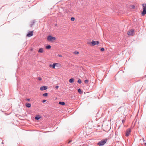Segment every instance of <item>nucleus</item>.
Here are the masks:
<instances>
[{
	"mask_svg": "<svg viewBox=\"0 0 146 146\" xmlns=\"http://www.w3.org/2000/svg\"><path fill=\"white\" fill-rule=\"evenodd\" d=\"M58 64L57 63H54L52 64H50L49 65V67H52L53 68H55V66H56V65Z\"/></svg>",
	"mask_w": 146,
	"mask_h": 146,
	"instance_id": "9",
	"label": "nucleus"
},
{
	"mask_svg": "<svg viewBox=\"0 0 146 146\" xmlns=\"http://www.w3.org/2000/svg\"><path fill=\"white\" fill-rule=\"evenodd\" d=\"M79 52L77 51H75L74 52V53L75 54H79Z\"/></svg>",
	"mask_w": 146,
	"mask_h": 146,
	"instance_id": "22",
	"label": "nucleus"
},
{
	"mask_svg": "<svg viewBox=\"0 0 146 146\" xmlns=\"http://www.w3.org/2000/svg\"><path fill=\"white\" fill-rule=\"evenodd\" d=\"M99 42L98 41L92 40V46H94L96 45H98L99 44Z\"/></svg>",
	"mask_w": 146,
	"mask_h": 146,
	"instance_id": "6",
	"label": "nucleus"
},
{
	"mask_svg": "<svg viewBox=\"0 0 146 146\" xmlns=\"http://www.w3.org/2000/svg\"><path fill=\"white\" fill-rule=\"evenodd\" d=\"M92 75H93V76L94 77V76H95V72H92Z\"/></svg>",
	"mask_w": 146,
	"mask_h": 146,
	"instance_id": "24",
	"label": "nucleus"
},
{
	"mask_svg": "<svg viewBox=\"0 0 146 146\" xmlns=\"http://www.w3.org/2000/svg\"><path fill=\"white\" fill-rule=\"evenodd\" d=\"M46 101V100H43L42 101V102H43V103H44V102H45Z\"/></svg>",
	"mask_w": 146,
	"mask_h": 146,
	"instance_id": "29",
	"label": "nucleus"
},
{
	"mask_svg": "<svg viewBox=\"0 0 146 146\" xmlns=\"http://www.w3.org/2000/svg\"><path fill=\"white\" fill-rule=\"evenodd\" d=\"M40 116L39 115H36L35 117V119L36 120H38L40 118H41Z\"/></svg>",
	"mask_w": 146,
	"mask_h": 146,
	"instance_id": "10",
	"label": "nucleus"
},
{
	"mask_svg": "<svg viewBox=\"0 0 146 146\" xmlns=\"http://www.w3.org/2000/svg\"><path fill=\"white\" fill-rule=\"evenodd\" d=\"M75 18L74 17H72L71 18V20L72 21H74Z\"/></svg>",
	"mask_w": 146,
	"mask_h": 146,
	"instance_id": "23",
	"label": "nucleus"
},
{
	"mask_svg": "<svg viewBox=\"0 0 146 146\" xmlns=\"http://www.w3.org/2000/svg\"><path fill=\"white\" fill-rule=\"evenodd\" d=\"M71 142H72V140H70V141H69L68 142V143H70Z\"/></svg>",
	"mask_w": 146,
	"mask_h": 146,
	"instance_id": "31",
	"label": "nucleus"
},
{
	"mask_svg": "<svg viewBox=\"0 0 146 146\" xmlns=\"http://www.w3.org/2000/svg\"><path fill=\"white\" fill-rule=\"evenodd\" d=\"M87 43L88 44L90 45V46H91V41L90 40H88Z\"/></svg>",
	"mask_w": 146,
	"mask_h": 146,
	"instance_id": "16",
	"label": "nucleus"
},
{
	"mask_svg": "<svg viewBox=\"0 0 146 146\" xmlns=\"http://www.w3.org/2000/svg\"><path fill=\"white\" fill-rule=\"evenodd\" d=\"M107 140L106 139L103 140L99 142L97 144L99 146H102L104 145L106 142Z\"/></svg>",
	"mask_w": 146,
	"mask_h": 146,
	"instance_id": "2",
	"label": "nucleus"
},
{
	"mask_svg": "<svg viewBox=\"0 0 146 146\" xmlns=\"http://www.w3.org/2000/svg\"><path fill=\"white\" fill-rule=\"evenodd\" d=\"M31 51H32V50H33V49H31Z\"/></svg>",
	"mask_w": 146,
	"mask_h": 146,
	"instance_id": "36",
	"label": "nucleus"
},
{
	"mask_svg": "<svg viewBox=\"0 0 146 146\" xmlns=\"http://www.w3.org/2000/svg\"><path fill=\"white\" fill-rule=\"evenodd\" d=\"M59 104L62 106H64L65 105V103L64 102H59Z\"/></svg>",
	"mask_w": 146,
	"mask_h": 146,
	"instance_id": "13",
	"label": "nucleus"
},
{
	"mask_svg": "<svg viewBox=\"0 0 146 146\" xmlns=\"http://www.w3.org/2000/svg\"><path fill=\"white\" fill-rule=\"evenodd\" d=\"M26 106L28 108H30L31 106V105L30 103H27L26 104Z\"/></svg>",
	"mask_w": 146,
	"mask_h": 146,
	"instance_id": "14",
	"label": "nucleus"
},
{
	"mask_svg": "<svg viewBox=\"0 0 146 146\" xmlns=\"http://www.w3.org/2000/svg\"><path fill=\"white\" fill-rule=\"evenodd\" d=\"M124 121V120H122V122H123V123Z\"/></svg>",
	"mask_w": 146,
	"mask_h": 146,
	"instance_id": "34",
	"label": "nucleus"
},
{
	"mask_svg": "<svg viewBox=\"0 0 146 146\" xmlns=\"http://www.w3.org/2000/svg\"><path fill=\"white\" fill-rule=\"evenodd\" d=\"M38 79L39 81H41L42 80V78L40 77H38Z\"/></svg>",
	"mask_w": 146,
	"mask_h": 146,
	"instance_id": "26",
	"label": "nucleus"
},
{
	"mask_svg": "<svg viewBox=\"0 0 146 146\" xmlns=\"http://www.w3.org/2000/svg\"><path fill=\"white\" fill-rule=\"evenodd\" d=\"M51 48V46L50 45H47L46 46V49H50Z\"/></svg>",
	"mask_w": 146,
	"mask_h": 146,
	"instance_id": "15",
	"label": "nucleus"
},
{
	"mask_svg": "<svg viewBox=\"0 0 146 146\" xmlns=\"http://www.w3.org/2000/svg\"><path fill=\"white\" fill-rule=\"evenodd\" d=\"M70 97L72 99H74L75 98V95H73L71 96Z\"/></svg>",
	"mask_w": 146,
	"mask_h": 146,
	"instance_id": "19",
	"label": "nucleus"
},
{
	"mask_svg": "<svg viewBox=\"0 0 146 146\" xmlns=\"http://www.w3.org/2000/svg\"><path fill=\"white\" fill-rule=\"evenodd\" d=\"M131 132V129L130 128L128 129L126 131L125 136L128 137L129 136Z\"/></svg>",
	"mask_w": 146,
	"mask_h": 146,
	"instance_id": "4",
	"label": "nucleus"
},
{
	"mask_svg": "<svg viewBox=\"0 0 146 146\" xmlns=\"http://www.w3.org/2000/svg\"><path fill=\"white\" fill-rule=\"evenodd\" d=\"M59 56L60 57H61L62 56L61 55H59Z\"/></svg>",
	"mask_w": 146,
	"mask_h": 146,
	"instance_id": "33",
	"label": "nucleus"
},
{
	"mask_svg": "<svg viewBox=\"0 0 146 146\" xmlns=\"http://www.w3.org/2000/svg\"><path fill=\"white\" fill-rule=\"evenodd\" d=\"M2 144H3V142H2Z\"/></svg>",
	"mask_w": 146,
	"mask_h": 146,
	"instance_id": "37",
	"label": "nucleus"
},
{
	"mask_svg": "<svg viewBox=\"0 0 146 146\" xmlns=\"http://www.w3.org/2000/svg\"><path fill=\"white\" fill-rule=\"evenodd\" d=\"M143 6V11L142 13V15L143 16L145 14H146V3L145 4H143L142 5Z\"/></svg>",
	"mask_w": 146,
	"mask_h": 146,
	"instance_id": "3",
	"label": "nucleus"
},
{
	"mask_svg": "<svg viewBox=\"0 0 146 146\" xmlns=\"http://www.w3.org/2000/svg\"><path fill=\"white\" fill-rule=\"evenodd\" d=\"M48 89V87L46 86H41L40 87V90L41 91H43L44 90H47Z\"/></svg>",
	"mask_w": 146,
	"mask_h": 146,
	"instance_id": "8",
	"label": "nucleus"
},
{
	"mask_svg": "<svg viewBox=\"0 0 146 146\" xmlns=\"http://www.w3.org/2000/svg\"><path fill=\"white\" fill-rule=\"evenodd\" d=\"M48 94L47 93H45L42 94V96L44 97H46L48 96Z\"/></svg>",
	"mask_w": 146,
	"mask_h": 146,
	"instance_id": "20",
	"label": "nucleus"
},
{
	"mask_svg": "<svg viewBox=\"0 0 146 146\" xmlns=\"http://www.w3.org/2000/svg\"><path fill=\"white\" fill-rule=\"evenodd\" d=\"M38 52H40V53H42L43 52V49L42 48H40L38 51Z\"/></svg>",
	"mask_w": 146,
	"mask_h": 146,
	"instance_id": "12",
	"label": "nucleus"
},
{
	"mask_svg": "<svg viewBox=\"0 0 146 146\" xmlns=\"http://www.w3.org/2000/svg\"><path fill=\"white\" fill-rule=\"evenodd\" d=\"M33 31H31L28 32V33L27 35V36L30 37L33 35Z\"/></svg>",
	"mask_w": 146,
	"mask_h": 146,
	"instance_id": "5",
	"label": "nucleus"
},
{
	"mask_svg": "<svg viewBox=\"0 0 146 146\" xmlns=\"http://www.w3.org/2000/svg\"><path fill=\"white\" fill-rule=\"evenodd\" d=\"M58 87H59V86H55V88H56V89H58Z\"/></svg>",
	"mask_w": 146,
	"mask_h": 146,
	"instance_id": "30",
	"label": "nucleus"
},
{
	"mask_svg": "<svg viewBox=\"0 0 146 146\" xmlns=\"http://www.w3.org/2000/svg\"><path fill=\"white\" fill-rule=\"evenodd\" d=\"M88 81L87 80H84V82L85 83H87L88 82Z\"/></svg>",
	"mask_w": 146,
	"mask_h": 146,
	"instance_id": "27",
	"label": "nucleus"
},
{
	"mask_svg": "<svg viewBox=\"0 0 146 146\" xmlns=\"http://www.w3.org/2000/svg\"><path fill=\"white\" fill-rule=\"evenodd\" d=\"M47 39L48 41H51L55 40H56V38L50 35H49L47 36Z\"/></svg>",
	"mask_w": 146,
	"mask_h": 146,
	"instance_id": "1",
	"label": "nucleus"
},
{
	"mask_svg": "<svg viewBox=\"0 0 146 146\" xmlns=\"http://www.w3.org/2000/svg\"><path fill=\"white\" fill-rule=\"evenodd\" d=\"M77 82L79 84H80L82 83V81L80 79H79L78 80Z\"/></svg>",
	"mask_w": 146,
	"mask_h": 146,
	"instance_id": "21",
	"label": "nucleus"
},
{
	"mask_svg": "<svg viewBox=\"0 0 146 146\" xmlns=\"http://www.w3.org/2000/svg\"><path fill=\"white\" fill-rule=\"evenodd\" d=\"M145 145H146V143H145Z\"/></svg>",
	"mask_w": 146,
	"mask_h": 146,
	"instance_id": "35",
	"label": "nucleus"
},
{
	"mask_svg": "<svg viewBox=\"0 0 146 146\" xmlns=\"http://www.w3.org/2000/svg\"><path fill=\"white\" fill-rule=\"evenodd\" d=\"M134 31L133 29H131L127 32V34L129 35H133Z\"/></svg>",
	"mask_w": 146,
	"mask_h": 146,
	"instance_id": "7",
	"label": "nucleus"
},
{
	"mask_svg": "<svg viewBox=\"0 0 146 146\" xmlns=\"http://www.w3.org/2000/svg\"><path fill=\"white\" fill-rule=\"evenodd\" d=\"M78 93L80 94H81L82 93V92L80 88L78 89Z\"/></svg>",
	"mask_w": 146,
	"mask_h": 146,
	"instance_id": "17",
	"label": "nucleus"
},
{
	"mask_svg": "<svg viewBox=\"0 0 146 146\" xmlns=\"http://www.w3.org/2000/svg\"><path fill=\"white\" fill-rule=\"evenodd\" d=\"M104 50V48H102L101 49V51H103Z\"/></svg>",
	"mask_w": 146,
	"mask_h": 146,
	"instance_id": "28",
	"label": "nucleus"
},
{
	"mask_svg": "<svg viewBox=\"0 0 146 146\" xmlns=\"http://www.w3.org/2000/svg\"><path fill=\"white\" fill-rule=\"evenodd\" d=\"M74 79L73 78H71L69 80V81L70 83H73V82H74Z\"/></svg>",
	"mask_w": 146,
	"mask_h": 146,
	"instance_id": "11",
	"label": "nucleus"
},
{
	"mask_svg": "<svg viewBox=\"0 0 146 146\" xmlns=\"http://www.w3.org/2000/svg\"><path fill=\"white\" fill-rule=\"evenodd\" d=\"M35 21L33 20L32 22V23L30 25V27H32L34 23H35Z\"/></svg>",
	"mask_w": 146,
	"mask_h": 146,
	"instance_id": "18",
	"label": "nucleus"
},
{
	"mask_svg": "<svg viewBox=\"0 0 146 146\" xmlns=\"http://www.w3.org/2000/svg\"><path fill=\"white\" fill-rule=\"evenodd\" d=\"M26 100H27V101H29L30 100V99H29V98H28V99H26Z\"/></svg>",
	"mask_w": 146,
	"mask_h": 146,
	"instance_id": "32",
	"label": "nucleus"
},
{
	"mask_svg": "<svg viewBox=\"0 0 146 146\" xmlns=\"http://www.w3.org/2000/svg\"><path fill=\"white\" fill-rule=\"evenodd\" d=\"M0 95L1 96H2V97H3V96H4V95H3L2 92V90H1V92H0Z\"/></svg>",
	"mask_w": 146,
	"mask_h": 146,
	"instance_id": "25",
	"label": "nucleus"
}]
</instances>
